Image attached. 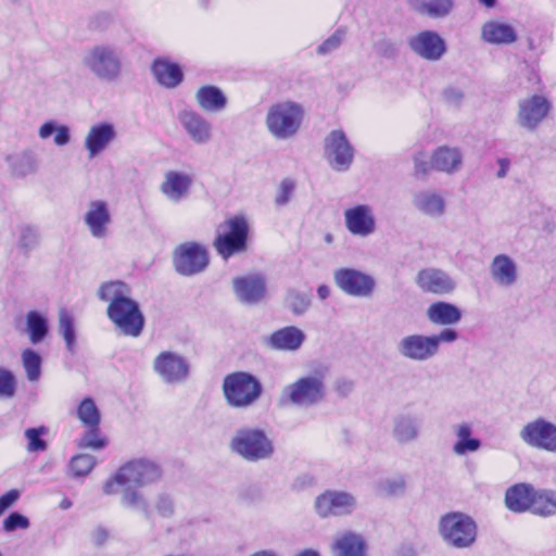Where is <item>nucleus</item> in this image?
Listing matches in <instances>:
<instances>
[{
	"label": "nucleus",
	"instance_id": "obj_58",
	"mask_svg": "<svg viewBox=\"0 0 556 556\" xmlns=\"http://www.w3.org/2000/svg\"><path fill=\"white\" fill-rule=\"evenodd\" d=\"M414 169L416 176H425L433 168L431 166V161L428 162L424 154H418L414 157Z\"/></svg>",
	"mask_w": 556,
	"mask_h": 556
},
{
	"label": "nucleus",
	"instance_id": "obj_7",
	"mask_svg": "<svg viewBox=\"0 0 556 556\" xmlns=\"http://www.w3.org/2000/svg\"><path fill=\"white\" fill-rule=\"evenodd\" d=\"M230 448L249 462L269 458L274 453V445L266 433L258 428L244 427L236 431Z\"/></svg>",
	"mask_w": 556,
	"mask_h": 556
},
{
	"label": "nucleus",
	"instance_id": "obj_46",
	"mask_svg": "<svg viewBox=\"0 0 556 556\" xmlns=\"http://www.w3.org/2000/svg\"><path fill=\"white\" fill-rule=\"evenodd\" d=\"M77 417L85 427H97L101 420V414L91 397H85L77 407Z\"/></svg>",
	"mask_w": 556,
	"mask_h": 556
},
{
	"label": "nucleus",
	"instance_id": "obj_37",
	"mask_svg": "<svg viewBox=\"0 0 556 556\" xmlns=\"http://www.w3.org/2000/svg\"><path fill=\"white\" fill-rule=\"evenodd\" d=\"M336 556H366V543L362 535L345 532L340 535L333 545Z\"/></svg>",
	"mask_w": 556,
	"mask_h": 556
},
{
	"label": "nucleus",
	"instance_id": "obj_60",
	"mask_svg": "<svg viewBox=\"0 0 556 556\" xmlns=\"http://www.w3.org/2000/svg\"><path fill=\"white\" fill-rule=\"evenodd\" d=\"M444 98L452 104H458L464 98V92L458 87H448L444 90Z\"/></svg>",
	"mask_w": 556,
	"mask_h": 556
},
{
	"label": "nucleus",
	"instance_id": "obj_63",
	"mask_svg": "<svg viewBox=\"0 0 556 556\" xmlns=\"http://www.w3.org/2000/svg\"><path fill=\"white\" fill-rule=\"evenodd\" d=\"M497 165H498V170L496 173V176L498 178H504L507 175L508 169H509V165H510L509 161L506 159H500L497 161Z\"/></svg>",
	"mask_w": 556,
	"mask_h": 556
},
{
	"label": "nucleus",
	"instance_id": "obj_55",
	"mask_svg": "<svg viewBox=\"0 0 556 556\" xmlns=\"http://www.w3.org/2000/svg\"><path fill=\"white\" fill-rule=\"evenodd\" d=\"M288 302L295 314L304 313L311 303L308 295L296 291H291L288 294Z\"/></svg>",
	"mask_w": 556,
	"mask_h": 556
},
{
	"label": "nucleus",
	"instance_id": "obj_39",
	"mask_svg": "<svg viewBox=\"0 0 556 556\" xmlns=\"http://www.w3.org/2000/svg\"><path fill=\"white\" fill-rule=\"evenodd\" d=\"M51 136H53V143L56 147H64L72 140L71 128L67 125L61 124L54 119L46 121L38 128V137L41 140H47Z\"/></svg>",
	"mask_w": 556,
	"mask_h": 556
},
{
	"label": "nucleus",
	"instance_id": "obj_6",
	"mask_svg": "<svg viewBox=\"0 0 556 556\" xmlns=\"http://www.w3.org/2000/svg\"><path fill=\"white\" fill-rule=\"evenodd\" d=\"M260 380L245 371H237L225 377L223 391L231 407L247 408L253 405L262 394Z\"/></svg>",
	"mask_w": 556,
	"mask_h": 556
},
{
	"label": "nucleus",
	"instance_id": "obj_18",
	"mask_svg": "<svg viewBox=\"0 0 556 556\" xmlns=\"http://www.w3.org/2000/svg\"><path fill=\"white\" fill-rule=\"evenodd\" d=\"M128 485L142 488L160 480V466L147 458L132 459L121 467Z\"/></svg>",
	"mask_w": 556,
	"mask_h": 556
},
{
	"label": "nucleus",
	"instance_id": "obj_31",
	"mask_svg": "<svg viewBox=\"0 0 556 556\" xmlns=\"http://www.w3.org/2000/svg\"><path fill=\"white\" fill-rule=\"evenodd\" d=\"M462 163L463 153L455 147H439L431 155V166L438 172L453 174L460 169Z\"/></svg>",
	"mask_w": 556,
	"mask_h": 556
},
{
	"label": "nucleus",
	"instance_id": "obj_25",
	"mask_svg": "<svg viewBox=\"0 0 556 556\" xmlns=\"http://www.w3.org/2000/svg\"><path fill=\"white\" fill-rule=\"evenodd\" d=\"M490 275L501 288H510L517 283L519 270L516 261L507 254H497L490 264Z\"/></svg>",
	"mask_w": 556,
	"mask_h": 556
},
{
	"label": "nucleus",
	"instance_id": "obj_50",
	"mask_svg": "<svg viewBox=\"0 0 556 556\" xmlns=\"http://www.w3.org/2000/svg\"><path fill=\"white\" fill-rule=\"evenodd\" d=\"M47 432L46 428H29L25 431L28 441V452H42L47 448V442L41 438Z\"/></svg>",
	"mask_w": 556,
	"mask_h": 556
},
{
	"label": "nucleus",
	"instance_id": "obj_21",
	"mask_svg": "<svg viewBox=\"0 0 556 556\" xmlns=\"http://www.w3.org/2000/svg\"><path fill=\"white\" fill-rule=\"evenodd\" d=\"M408 47L419 58L439 61L446 52L445 40L433 30H422L408 39Z\"/></svg>",
	"mask_w": 556,
	"mask_h": 556
},
{
	"label": "nucleus",
	"instance_id": "obj_22",
	"mask_svg": "<svg viewBox=\"0 0 556 556\" xmlns=\"http://www.w3.org/2000/svg\"><path fill=\"white\" fill-rule=\"evenodd\" d=\"M177 118L185 132L195 144H206L212 140V124L199 112L184 109L178 113Z\"/></svg>",
	"mask_w": 556,
	"mask_h": 556
},
{
	"label": "nucleus",
	"instance_id": "obj_36",
	"mask_svg": "<svg viewBox=\"0 0 556 556\" xmlns=\"http://www.w3.org/2000/svg\"><path fill=\"white\" fill-rule=\"evenodd\" d=\"M25 333L33 344L41 343L49 333V320L45 313L33 309L25 315Z\"/></svg>",
	"mask_w": 556,
	"mask_h": 556
},
{
	"label": "nucleus",
	"instance_id": "obj_3",
	"mask_svg": "<svg viewBox=\"0 0 556 556\" xmlns=\"http://www.w3.org/2000/svg\"><path fill=\"white\" fill-rule=\"evenodd\" d=\"M458 339V332L452 328H443L438 333H413L403 337L397 343L399 354L412 362L424 363L434 358L442 343H453Z\"/></svg>",
	"mask_w": 556,
	"mask_h": 556
},
{
	"label": "nucleus",
	"instance_id": "obj_42",
	"mask_svg": "<svg viewBox=\"0 0 556 556\" xmlns=\"http://www.w3.org/2000/svg\"><path fill=\"white\" fill-rule=\"evenodd\" d=\"M121 503L123 506L141 513L146 518H150L151 510L149 503L143 494L137 489L127 485L122 492Z\"/></svg>",
	"mask_w": 556,
	"mask_h": 556
},
{
	"label": "nucleus",
	"instance_id": "obj_30",
	"mask_svg": "<svg viewBox=\"0 0 556 556\" xmlns=\"http://www.w3.org/2000/svg\"><path fill=\"white\" fill-rule=\"evenodd\" d=\"M455 442L452 451L457 456L476 453L481 447V440L473 437V426L468 421H462L453 427Z\"/></svg>",
	"mask_w": 556,
	"mask_h": 556
},
{
	"label": "nucleus",
	"instance_id": "obj_41",
	"mask_svg": "<svg viewBox=\"0 0 556 556\" xmlns=\"http://www.w3.org/2000/svg\"><path fill=\"white\" fill-rule=\"evenodd\" d=\"M531 509L541 516L556 514V492L549 490L533 491Z\"/></svg>",
	"mask_w": 556,
	"mask_h": 556
},
{
	"label": "nucleus",
	"instance_id": "obj_32",
	"mask_svg": "<svg viewBox=\"0 0 556 556\" xmlns=\"http://www.w3.org/2000/svg\"><path fill=\"white\" fill-rule=\"evenodd\" d=\"M427 318L433 325L452 326L462 319V311L454 304L448 302L432 303L427 309Z\"/></svg>",
	"mask_w": 556,
	"mask_h": 556
},
{
	"label": "nucleus",
	"instance_id": "obj_1",
	"mask_svg": "<svg viewBox=\"0 0 556 556\" xmlns=\"http://www.w3.org/2000/svg\"><path fill=\"white\" fill-rule=\"evenodd\" d=\"M98 295L108 302V317L124 333L138 337L144 325V318L138 303L131 299V290L123 281L103 283Z\"/></svg>",
	"mask_w": 556,
	"mask_h": 556
},
{
	"label": "nucleus",
	"instance_id": "obj_43",
	"mask_svg": "<svg viewBox=\"0 0 556 556\" xmlns=\"http://www.w3.org/2000/svg\"><path fill=\"white\" fill-rule=\"evenodd\" d=\"M21 361L26 374V378L30 382H36L41 377L42 358L38 352L28 348L22 351Z\"/></svg>",
	"mask_w": 556,
	"mask_h": 556
},
{
	"label": "nucleus",
	"instance_id": "obj_33",
	"mask_svg": "<svg viewBox=\"0 0 556 556\" xmlns=\"http://www.w3.org/2000/svg\"><path fill=\"white\" fill-rule=\"evenodd\" d=\"M198 105L205 112H222L227 106L228 100L223 90L216 86H202L195 92Z\"/></svg>",
	"mask_w": 556,
	"mask_h": 556
},
{
	"label": "nucleus",
	"instance_id": "obj_34",
	"mask_svg": "<svg viewBox=\"0 0 556 556\" xmlns=\"http://www.w3.org/2000/svg\"><path fill=\"white\" fill-rule=\"evenodd\" d=\"M152 72L157 83L166 88L177 87L184 78L180 66L166 59L155 60Z\"/></svg>",
	"mask_w": 556,
	"mask_h": 556
},
{
	"label": "nucleus",
	"instance_id": "obj_16",
	"mask_svg": "<svg viewBox=\"0 0 556 556\" xmlns=\"http://www.w3.org/2000/svg\"><path fill=\"white\" fill-rule=\"evenodd\" d=\"M343 217L345 228L355 237H369L377 229L374 208L368 204H356L346 208Z\"/></svg>",
	"mask_w": 556,
	"mask_h": 556
},
{
	"label": "nucleus",
	"instance_id": "obj_24",
	"mask_svg": "<svg viewBox=\"0 0 556 556\" xmlns=\"http://www.w3.org/2000/svg\"><path fill=\"white\" fill-rule=\"evenodd\" d=\"M193 176L186 172L168 170L160 186L162 194L172 203L185 201L191 191Z\"/></svg>",
	"mask_w": 556,
	"mask_h": 556
},
{
	"label": "nucleus",
	"instance_id": "obj_53",
	"mask_svg": "<svg viewBox=\"0 0 556 556\" xmlns=\"http://www.w3.org/2000/svg\"><path fill=\"white\" fill-rule=\"evenodd\" d=\"M123 471L119 468L111 478H109L102 486V491L105 495H115L119 492L121 488H127V482L124 477H122Z\"/></svg>",
	"mask_w": 556,
	"mask_h": 556
},
{
	"label": "nucleus",
	"instance_id": "obj_29",
	"mask_svg": "<svg viewBox=\"0 0 556 556\" xmlns=\"http://www.w3.org/2000/svg\"><path fill=\"white\" fill-rule=\"evenodd\" d=\"M481 38L491 45H510L517 40V31L508 23L491 20L482 25Z\"/></svg>",
	"mask_w": 556,
	"mask_h": 556
},
{
	"label": "nucleus",
	"instance_id": "obj_26",
	"mask_svg": "<svg viewBox=\"0 0 556 556\" xmlns=\"http://www.w3.org/2000/svg\"><path fill=\"white\" fill-rule=\"evenodd\" d=\"M414 207L425 216L440 218L446 212V201L443 194L433 189H422L413 197Z\"/></svg>",
	"mask_w": 556,
	"mask_h": 556
},
{
	"label": "nucleus",
	"instance_id": "obj_9",
	"mask_svg": "<svg viewBox=\"0 0 556 556\" xmlns=\"http://www.w3.org/2000/svg\"><path fill=\"white\" fill-rule=\"evenodd\" d=\"M439 531L443 540L456 548L471 546L477 538V525L463 513H448L441 517Z\"/></svg>",
	"mask_w": 556,
	"mask_h": 556
},
{
	"label": "nucleus",
	"instance_id": "obj_20",
	"mask_svg": "<svg viewBox=\"0 0 556 556\" xmlns=\"http://www.w3.org/2000/svg\"><path fill=\"white\" fill-rule=\"evenodd\" d=\"M155 372L167 383H180L189 375V365L185 357L174 352H162L153 363Z\"/></svg>",
	"mask_w": 556,
	"mask_h": 556
},
{
	"label": "nucleus",
	"instance_id": "obj_61",
	"mask_svg": "<svg viewBox=\"0 0 556 556\" xmlns=\"http://www.w3.org/2000/svg\"><path fill=\"white\" fill-rule=\"evenodd\" d=\"M376 49L381 55H394L396 53V48L394 43L389 40H382L377 43Z\"/></svg>",
	"mask_w": 556,
	"mask_h": 556
},
{
	"label": "nucleus",
	"instance_id": "obj_8",
	"mask_svg": "<svg viewBox=\"0 0 556 556\" xmlns=\"http://www.w3.org/2000/svg\"><path fill=\"white\" fill-rule=\"evenodd\" d=\"M282 397L301 408L320 404L326 397V384L323 376L311 375L296 379L283 389Z\"/></svg>",
	"mask_w": 556,
	"mask_h": 556
},
{
	"label": "nucleus",
	"instance_id": "obj_49",
	"mask_svg": "<svg viewBox=\"0 0 556 556\" xmlns=\"http://www.w3.org/2000/svg\"><path fill=\"white\" fill-rule=\"evenodd\" d=\"M16 392V379L14 374L0 367V399H11Z\"/></svg>",
	"mask_w": 556,
	"mask_h": 556
},
{
	"label": "nucleus",
	"instance_id": "obj_47",
	"mask_svg": "<svg viewBox=\"0 0 556 556\" xmlns=\"http://www.w3.org/2000/svg\"><path fill=\"white\" fill-rule=\"evenodd\" d=\"M452 9L453 0H420V11L431 17H444Z\"/></svg>",
	"mask_w": 556,
	"mask_h": 556
},
{
	"label": "nucleus",
	"instance_id": "obj_64",
	"mask_svg": "<svg viewBox=\"0 0 556 556\" xmlns=\"http://www.w3.org/2000/svg\"><path fill=\"white\" fill-rule=\"evenodd\" d=\"M250 556H280V555L273 549H262V551L253 553Z\"/></svg>",
	"mask_w": 556,
	"mask_h": 556
},
{
	"label": "nucleus",
	"instance_id": "obj_27",
	"mask_svg": "<svg viewBox=\"0 0 556 556\" xmlns=\"http://www.w3.org/2000/svg\"><path fill=\"white\" fill-rule=\"evenodd\" d=\"M305 333L295 326H287L274 331L267 339L266 344L273 350L295 352L305 341Z\"/></svg>",
	"mask_w": 556,
	"mask_h": 556
},
{
	"label": "nucleus",
	"instance_id": "obj_23",
	"mask_svg": "<svg viewBox=\"0 0 556 556\" xmlns=\"http://www.w3.org/2000/svg\"><path fill=\"white\" fill-rule=\"evenodd\" d=\"M117 138L114 124L99 122L92 124L84 139V147L89 159H94L103 153Z\"/></svg>",
	"mask_w": 556,
	"mask_h": 556
},
{
	"label": "nucleus",
	"instance_id": "obj_4",
	"mask_svg": "<svg viewBox=\"0 0 556 556\" xmlns=\"http://www.w3.org/2000/svg\"><path fill=\"white\" fill-rule=\"evenodd\" d=\"M304 117L303 106L294 101L273 104L266 114V127L279 140L290 139L299 131Z\"/></svg>",
	"mask_w": 556,
	"mask_h": 556
},
{
	"label": "nucleus",
	"instance_id": "obj_51",
	"mask_svg": "<svg viewBox=\"0 0 556 556\" xmlns=\"http://www.w3.org/2000/svg\"><path fill=\"white\" fill-rule=\"evenodd\" d=\"M295 189V182L290 178H285L280 185L278 186L275 203L278 206L286 205L291 197L293 195Z\"/></svg>",
	"mask_w": 556,
	"mask_h": 556
},
{
	"label": "nucleus",
	"instance_id": "obj_19",
	"mask_svg": "<svg viewBox=\"0 0 556 556\" xmlns=\"http://www.w3.org/2000/svg\"><path fill=\"white\" fill-rule=\"evenodd\" d=\"M232 288L238 301L247 305H256L266 298V279L261 274L236 277Z\"/></svg>",
	"mask_w": 556,
	"mask_h": 556
},
{
	"label": "nucleus",
	"instance_id": "obj_56",
	"mask_svg": "<svg viewBox=\"0 0 556 556\" xmlns=\"http://www.w3.org/2000/svg\"><path fill=\"white\" fill-rule=\"evenodd\" d=\"M29 520L20 513L10 514L3 521V529L7 532L15 531L16 529H27Z\"/></svg>",
	"mask_w": 556,
	"mask_h": 556
},
{
	"label": "nucleus",
	"instance_id": "obj_17",
	"mask_svg": "<svg viewBox=\"0 0 556 556\" xmlns=\"http://www.w3.org/2000/svg\"><path fill=\"white\" fill-rule=\"evenodd\" d=\"M551 110V102L540 94L522 99L518 105L517 123L527 130H534Z\"/></svg>",
	"mask_w": 556,
	"mask_h": 556
},
{
	"label": "nucleus",
	"instance_id": "obj_13",
	"mask_svg": "<svg viewBox=\"0 0 556 556\" xmlns=\"http://www.w3.org/2000/svg\"><path fill=\"white\" fill-rule=\"evenodd\" d=\"M519 437L531 447L556 453V425L544 418H536L526 424Z\"/></svg>",
	"mask_w": 556,
	"mask_h": 556
},
{
	"label": "nucleus",
	"instance_id": "obj_2",
	"mask_svg": "<svg viewBox=\"0 0 556 556\" xmlns=\"http://www.w3.org/2000/svg\"><path fill=\"white\" fill-rule=\"evenodd\" d=\"M123 50L115 43L98 42L83 53L81 66L103 83H115L123 74Z\"/></svg>",
	"mask_w": 556,
	"mask_h": 556
},
{
	"label": "nucleus",
	"instance_id": "obj_28",
	"mask_svg": "<svg viewBox=\"0 0 556 556\" xmlns=\"http://www.w3.org/2000/svg\"><path fill=\"white\" fill-rule=\"evenodd\" d=\"M417 283L424 291L434 294L452 292L456 287L455 281L446 273L434 268L421 270Z\"/></svg>",
	"mask_w": 556,
	"mask_h": 556
},
{
	"label": "nucleus",
	"instance_id": "obj_40",
	"mask_svg": "<svg viewBox=\"0 0 556 556\" xmlns=\"http://www.w3.org/2000/svg\"><path fill=\"white\" fill-rule=\"evenodd\" d=\"M419 435L418 421L407 415L399 416L394 419L393 437L402 444L415 441Z\"/></svg>",
	"mask_w": 556,
	"mask_h": 556
},
{
	"label": "nucleus",
	"instance_id": "obj_15",
	"mask_svg": "<svg viewBox=\"0 0 556 556\" xmlns=\"http://www.w3.org/2000/svg\"><path fill=\"white\" fill-rule=\"evenodd\" d=\"M85 226L94 239H105L110 233L112 213L105 200H91L83 216Z\"/></svg>",
	"mask_w": 556,
	"mask_h": 556
},
{
	"label": "nucleus",
	"instance_id": "obj_12",
	"mask_svg": "<svg viewBox=\"0 0 556 556\" xmlns=\"http://www.w3.org/2000/svg\"><path fill=\"white\" fill-rule=\"evenodd\" d=\"M356 507L357 501L352 493L338 490L325 491L314 503L315 511L321 518L351 515Z\"/></svg>",
	"mask_w": 556,
	"mask_h": 556
},
{
	"label": "nucleus",
	"instance_id": "obj_62",
	"mask_svg": "<svg viewBox=\"0 0 556 556\" xmlns=\"http://www.w3.org/2000/svg\"><path fill=\"white\" fill-rule=\"evenodd\" d=\"M404 489L403 480H393L387 482V492L389 494H394L401 492Z\"/></svg>",
	"mask_w": 556,
	"mask_h": 556
},
{
	"label": "nucleus",
	"instance_id": "obj_45",
	"mask_svg": "<svg viewBox=\"0 0 556 556\" xmlns=\"http://www.w3.org/2000/svg\"><path fill=\"white\" fill-rule=\"evenodd\" d=\"M59 332L63 337L68 352L75 353L76 332L74 327V319L72 315L64 308L59 313Z\"/></svg>",
	"mask_w": 556,
	"mask_h": 556
},
{
	"label": "nucleus",
	"instance_id": "obj_57",
	"mask_svg": "<svg viewBox=\"0 0 556 556\" xmlns=\"http://www.w3.org/2000/svg\"><path fill=\"white\" fill-rule=\"evenodd\" d=\"M343 33L336 31L327 38L317 49L319 54H327L338 49L342 42Z\"/></svg>",
	"mask_w": 556,
	"mask_h": 556
},
{
	"label": "nucleus",
	"instance_id": "obj_14",
	"mask_svg": "<svg viewBox=\"0 0 556 556\" xmlns=\"http://www.w3.org/2000/svg\"><path fill=\"white\" fill-rule=\"evenodd\" d=\"M333 279L344 293L357 298L370 296L376 287L374 277L354 268L336 270Z\"/></svg>",
	"mask_w": 556,
	"mask_h": 556
},
{
	"label": "nucleus",
	"instance_id": "obj_52",
	"mask_svg": "<svg viewBox=\"0 0 556 556\" xmlns=\"http://www.w3.org/2000/svg\"><path fill=\"white\" fill-rule=\"evenodd\" d=\"M154 507L156 513L163 518H170L175 513V503L172 496L166 493L157 495Z\"/></svg>",
	"mask_w": 556,
	"mask_h": 556
},
{
	"label": "nucleus",
	"instance_id": "obj_54",
	"mask_svg": "<svg viewBox=\"0 0 556 556\" xmlns=\"http://www.w3.org/2000/svg\"><path fill=\"white\" fill-rule=\"evenodd\" d=\"M18 243L24 249H31L38 241V231L35 227L23 225L18 228Z\"/></svg>",
	"mask_w": 556,
	"mask_h": 556
},
{
	"label": "nucleus",
	"instance_id": "obj_11",
	"mask_svg": "<svg viewBox=\"0 0 556 556\" xmlns=\"http://www.w3.org/2000/svg\"><path fill=\"white\" fill-rule=\"evenodd\" d=\"M208 265V253L203 244L185 242L174 252V266L182 276H193L202 273Z\"/></svg>",
	"mask_w": 556,
	"mask_h": 556
},
{
	"label": "nucleus",
	"instance_id": "obj_44",
	"mask_svg": "<svg viewBox=\"0 0 556 556\" xmlns=\"http://www.w3.org/2000/svg\"><path fill=\"white\" fill-rule=\"evenodd\" d=\"M96 465L97 459L94 456L85 453L77 454L68 463V475L73 478L87 477Z\"/></svg>",
	"mask_w": 556,
	"mask_h": 556
},
{
	"label": "nucleus",
	"instance_id": "obj_48",
	"mask_svg": "<svg viewBox=\"0 0 556 556\" xmlns=\"http://www.w3.org/2000/svg\"><path fill=\"white\" fill-rule=\"evenodd\" d=\"M88 430L80 437L78 447L101 450L106 445V440L100 435L99 426L87 427Z\"/></svg>",
	"mask_w": 556,
	"mask_h": 556
},
{
	"label": "nucleus",
	"instance_id": "obj_38",
	"mask_svg": "<svg viewBox=\"0 0 556 556\" xmlns=\"http://www.w3.org/2000/svg\"><path fill=\"white\" fill-rule=\"evenodd\" d=\"M533 488L528 484H516L506 492L505 502L513 511H525L532 506Z\"/></svg>",
	"mask_w": 556,
	"mask_h": 556
},
{
	"label": "nucleus",
	"instance_id": "obj_35",
	"mask_svg": "<svg viewBox=\"0 0 556 556\" xmlns=\"http://www.w3.org/2000/svg\"><path fill=\"white\" fill-rule=\"evenodd\" d=\"M9 168L13 176L24 178L34 175L39 167V161L31 151H22L7 157Z\"/></svg>",
	"mask_w": 556,
	"mask_h": 556
},
{
	"label": "nucleus",
	"instance_id": "obj_5",
	"mask_svg": "<svg viewBox=\"0 0 556 556\" xmlns=\"http://www.w3.org/2000/svg\"><path fill=\"white\" fill-rule=\"evenodd\" d=\"M248 235L247 217L242 214L231 216L218 225L214 247L223 258L228 260L247 250Z\"/></svg>",
	"mask_w": 556,
	"mask_h": 556
},
{
	"label": "nucleus",
	"instance_id": "obj_59",
	"mask_svg": "<svg viewBox=\"0 0 556 556\" xmlns=\"http://www.w3.org/2000/svg\"><path fill=\"white\" fill-rule=\"evenodd\" d=\"M18 496L16 490H11L0 497V516L17 501Z\"/></svg>",
	"mask_w": 556,
	"mask_h": 556
},
{
	"label": "nucleus",
	"instance_id": "obj_10",
	"mask_svg": "<svg viewBox=\"0 0 556 556\" xmlns=\"http://www.w3.org/2000/svg\"><path fill=\"white\" fill-rule=\"evenodd\" d=\"M355 150L344 131L329 132L324 142V155L329 166L337 172L348 170L354 160Z\"/></svg>",
	"mask_w": 556,
	"mask_h": 556
}]
</instances>
